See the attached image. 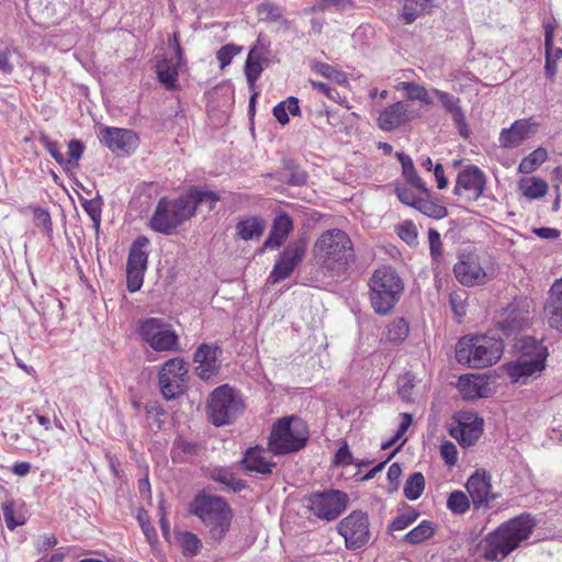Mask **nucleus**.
<instances>
[{
	"label": "nucleus",
	"mask_w": 562,
	"mask_h": 562,
	"mask_svg": "<svg viewBox=\"0 0 562 562\" xmlns=\"http://www.w3.org/2000/svg\"><path fill=\"white\" fill-rule=\"evenodd\" d=\"M537 527L530 513H522L499 524L486 533L477 544L481 558L486 562H502L529 540Z\"/></svg>",
	"instance_id": "nucleus-1"
},
{
	"label": "nucleus",
	"mask_w": 562,
	"mask_h": 562,
	"mask_svg": "<svg viewBox=\"0 0 562 562\" xmlns=\"http://www.w3.org/2000/svg\"><path fill=\"white\" fill-rule=\"evenodd\" d=\"M313 256L323 271L340 276L355 259L353 245L344 231L328 229L316 239Z\"/></svg>",
	"instance_id": "nucleus-2"
},
{
	"label": "nucleus",
	"mask_w": 562,
	"mask_h": 562,
	"mask_svg": "<svg viewBox=\"0 0 562 562\" xmlns=\"http://www.w3.org/2000/svg\"><path fill=\"white\" fill-rule=\"evenodd\" d=\"M188 512L201 520L215 542L222 541L231 528L233 510L223 497L201 492L191 501Z\"/></svg>",
	"instance_id": "nucleus-3"
},
{
	"label": "nucleus",
	"mask_w": 562,
	"mask_h": 562,
	"mask_svg": "<svg viewBox=\"0 0 562 562\" xmlns=\"http://www.w3.org/2000/svg\"><path fill=\"white\" fill-rule=\"evenodd\" d=\"M368 285L370 304L381 316L392 313L404 291L402 278L391 266L375 269Z\"/></svg>",
	"instance_id": "nucleus-4"
},
{
	"label": "nucleus",
	"mask_w": 562,
	"mask_h": 562,
	"mask_svg": "<svg viewBox=\"0 0 562 562\" xmlns=\"http://www.w3.org/2000/svg\"><path fill=\"white\" fill-rule=\"evenodd\" d=\"M504 351L501 338L488 335H470L459 339L456 346V359L471 368H486L496 363Z\"/></svg>",
	"instance_id": "nucleus-5"
},
{
	"label": "nucleus",
	"mask_w": 562,
	"mask_h": 562,
	"mask_svg": "<svg viewBox=\"0 0 562 562\" xmlns=\"http://www.w3.org/2000/svg\"><path fill=\"white\" fill-rule=\"evenodd\" d=\"M499 273V265L496 258L484 252H463L453 266V274L459 283L464 286L484 285Z\"/></svg>",
	"instance_id": "nucleus-6"
},
{
	"label": "nucleus",
	"mask_w": 562,
	"mask_h": 562,
	"mask_svg": "<svg viewBox=\"0 0 562 562\" xmlns=\"http://www.w3.org/2000/svg\"><path fill=\"white\" fill-rule=\"evenodd\" d=\"M310 438L306 423L296 416L277 419L268 439V449L274 456L297 452L305 448Z\"/></svg>",
	"instance_id": "nucleus-7"
},
{
	"label": "nucleus",
	"mask_w": 562,
	"mask_h": 562,
	"mask_svg": "<svg viewBox=\"0 0 562 562\" xmlns=\"http://www.w3.org/2000/svg\"><path fill=\"white\" fill-rule=\"evenodd\" d=\"M192 210L193 206L183 194L172 200L164 196L158 201L148 226L156 233L172 235L179 226L192 217Z\"/></svg>",
	"instance_id": "nucleus-8"
},
{
	"label": "nucleus",
	"mask_w": 562,
	"mask_h": 562,
	"mask_svg": "<svg viewBox=\"0 0 562 562\" xmlns=\"http://www.w3.org/2000/svg\"><path fill=\"white\" fill-rule=\"evenodd\" d=\"M244 409L245 404L239 393L228 384L216 387L206 406L210 422L217 427L232 424Z\"/></svg>",
	"instance_id": "nucleus-9"
},
{
	"label": "nucleus",
	"mask_w": 562,
	"mask_h": 562,
	"mask_svg": "<svg viewBox=\"0 0 562 562\" xmlns=\"http://www.w3.org/2000/svg\"><path fill=\"white\" fill-rule=\"evenodd\" d=\"M137 333L155 351H180L179 336L170 324L161 318L148 317L139 319Z\"/></svg>",
	"instance_id": "nucleus-10"
},
{
	"label": "nucleus",
	"mask_w": 562,
	"mask_h": 562,
	"mask_svg": "<svg viewBox=\"0 0 562 562\" xmlns=\"http://www.w3.org/2000/svg\"><path fill=\"white\" fill-rule=\"evenodd\" d=\"M307 510L321 520L333 521L347 508L349 497L347 493L328 488L322 492H312L305 496Z\"/></svg>",
	"instance_id": "nucleus-11"
},
{
	"label": "nucleus",
	"mask_w": 562,
	"mask_h": 562,
	"mask_svg": "<svg viewBox=\"0 0 562 562\" xmlns=\"http://www.w3.org/2000/svg\"><path fill=\"white\" fill-rule=\"evenodd\" d=\"M336 530L346 549L352 551L366 547L371 538L369 516L362 510H352L337 524Z\"/></svg>",
	"instance_id": "nucleus-12"
},
{
	"label": "nucleus",
	"mask_w": 562,
	"mask_h": 562,
	"mask_svg": "<svg viewBox=\"0 0 562 562\" xmlns=\"http://www.w3.org/2000/svg\"><path fill=\"white\" fill-rule=\"evenodd\" d=\"M307 240L304 236L289 243L279 254L278 260L268 277L270 283L276 284L291 277L305 258Z\"/></svg>",
	"instance_id": "nucleus-13"
},
{
	"label": "nucleus",
	"mask_w": 562,
	"mask_h": 562,
	"mask_svg": "<svg viewBox=\"0 0 562 562\" xmlns=\"http://www.w3.org/2000/svg\"><path fill=\"white\" fill-rule=\"evenodd\" d=\"M149 239L138 236L132 244L126 263V285L131 293L137 292L144 283V274L148 263L146 251Z\"/></svg>",
	"instance_id": "nucleus-14"
},
{
	"label": "nucleus",
	"mask_w": 562,
	"mask_h": 562,
	"mask_svg": "<svg viewBox=\"0 0 562 562\" xmlns=\"http://www.w3.org/2000/svg\"><path fill=\"white\" fill-rule=\"evenodd\" d=\"M188 368L180 357L171 358L162 364L158 382L164 398L175 400L184 392Z\"/></svg>",
	"instance_id": "nucleus-15"
},
{
	"label": "nucleus",
	"mask_w": 562,
	"mask_h": 562,
	"mask_svg": "<svg viewBox=\"0 0 562 562\" xmlns=\"http://www.w3.org/2000/svg\"><path fill=\"white\" fill-rule=\"evenodd\" d=\"M486 188L485 173L474 165L460 170L456 178L453 194L464 202H476Z\"/></svg>",
	"instance_id": "nucleus-16"
},
{
	"label": "nucleus",
	"mask_w": 562,
	"mask_h": 562,
	"mask_svg": "<svg viewBox=\"0 0 562 562\" xmlns=\"http://www.w3.org/2000/svg\"><path fill=\"white\" fill-rule=\"evenodd\" d=\"M169 46L173 49V56L159 61L156 67V72L159 82L164 85L166 89L170 90L177 87L179 71L184 66L183 52L177 32L172 34Z\"/></svg>",
	"instance_id": "nucleus-17"
},
{
	"label": "nucleus",
	"mask_w": 562,
	"mask_h": 562,
	"mask_svg": "<svg viewBox=\"0 0 562 562\" xmlns=\"http://www.w3.org/2000/svg\"><path fill=\"white\" fill-rule=\"evenodd\" d=\"M547 356V348L542 345H536L533 357H520L517 361L507 363L506 372L513 382L539 374L544 369Z\"/></svg>",
	"instance_id": "nucleus-18"
},
{
	"label": "nucleus",
	"mask_w": 562,
	"mask_h": 562,
	"mask_svg": "<svg viewBox=\"0 0 562 562\" xmlns=\"http://www.w3.org/2000/svg\"><path fill=\"white\" fill-rule=\"evenodd\" d=\"M45 147L67 175H75L85 151L83 143H45Z\"/></svg>",
	"instance_id": "nucleus-19"
},
{
	"label": "nucleus",
	"mask_w": 562,
	"mask_h": 562,
	"mask_svg": "<svg viewBox=\"0 0 562 562\" xmlns=\"http://www.w3.org/2000/svg\"><path fill=\"white\" fill-rule=\"evenodd\" d=\"M467 491L475 508H490L491 503L497 497L492 493L491 477L485 471H476L467 482Z\"/></svg>",
	"instance_id": "nucleus-20"
},
{
	"label": "nucleus",
	"mask_w": 562,
	"mask_h": 562,
	"mask_svg": "<svg viewBox=\"0 0 562 562\" xmlns=\"http://www.w3.org/2000/svg\"><path fill=\"white\" fill-rule=\"evenodd\" d=\"M431 93L438 99L442 109L451 115L460 136L462 138H469L471 131L467 124L465 115L461 108V100L458 97L437 88H432Z\"/></svg>",
	"instance_id": "nucleus-21"
},
{
	"label": "nucleus",
	"mask_w": 562,
	"mask_h": 562,
	"mask_svg": "<svg viewBox=\"0 0 562 562\" xmlns=\"http://www.w3.org/2000/svg\"><path fill=\"white\" fill-rule=\"evenodd\" d=\"M543 314L549 327L562 333V277L551 284L543 304Z\"/></svg>",
	"instance_id": "nucleus-22"
},
{
	"label": "nucleus",
	"mask_w": 562,
	"mask_h": 562,
	"mask_svg": "<svg viewBox=\"0 0 562 562\" xmlns=\"http://www.w3.org/2000/svg\"><path fill=\"white\" fill-rule=\"evenodd\" d=\"M221 349L211 344H201L194 352L193 359L198 363L195 371L202 380H209L220 370L218 355Z\"/></svg>",
	"instance_id": "nucleus-23"
},
{
	"label": "nucleus",
	"mask_w": 562,
	"mask_h": 562,
	"mask_svg": "<svg viewBox=\"0 0 562 562\" xmlns=\"http://www.w3.org/2000/svg\"><path fill=\"white\" fill-rule=\"evenodd\" d=\"M483 431V419L465 414L459 419V426L450 430L451 437L463 447L473 446Z\"/></svg>",
	"instance_id": "nucleus-24"
},
{
	"label": "nucleus",
	"mask_w": 562,
	"mask_h": 562,
	"mask_svg": "<svg viewBox=\"0 0 562 562\" xmlns=\"http://www.w3.org/2000/svg\"><path fill=\"white\" fill-rule=\"evenodd\" d=\"M414 117L411 105L398 101L384 109L379 117L378 125L383 131H393Z\"/></svg>",
	"instance_id": "nucleus-25"
},
{
	"label": "nucleus",
	"mask_w": 562,
	"mask_h": 562,
	"mask_svg": "<svg viewBox=\"0 0 562 562\" xmlns=\"http://www.w3.org/2000/svg\"><path fill=\"white\" fill-rule=\"evenodd\" d=\"M293 228L294 223L289 214L283 212L278 214L272 222L269 236L265 240L261 251L280 248L293 232Z\"/></svg>",
	"instance_id": "nucleus-26"
},
{
	"label": "nucleus",
	"mask_w": 562,
	"mask_h": 562,
	"mask_svg": "<svg viewBox=\"0 0 562 562\" xmlns=\"http://www.w3.org/2000/svg\"><path fill=\"white\" fill-rule=\"evenodd\" d=\"M488 382L481 374H464L459 378L457 387L465 400H475L485 397L487 393Z\"/></svg>",
	"instance_id": "nucleus-27"
},
{
	"label": "nucleus",
	"mask_w": 562,
	"mask_h": 562,
	"mask_svg": "<svg viewBox=\"0 0 562 562\" xmlns=\"http://www.w3.org/2000/svg\"><path fill=\"white\" fill-rule=\"evenodd\" d=\"M243 464L246 470L260 474H270L276 465L268 457L263 448L252 447L245 452Z\"/></svg>",
	"instance_id": "nucleus-28"
},
{
	"label": "nucleus",
	"mask_w": 562,
	"mask_h": 562,
	"mask_svg": "<svg viewBox=\"0 0 562 562\" xmlns=\"http://www.w3.org/2000/svg\"><path fill=\"white\" fill-rule=\"evenodd\" d=\"M539 131V124L532 119L517 120L509 128H504L499 140H525L532 138Z\"/></svg>",
	"instance_id": "nucleus-29"
},
{
	"label": "nucleus",
	"mask_w": 562,
	"mask_h": 562,
	"mask_svg": "<svg viewBox=\"0 0 562 562\" xmlns=\"http://www.w3.org/2000/svg\"><path fill=\"white\" fill-rule=\"evenodd\" d=\"M265 231V221L258 216L240 220L236 224V234L243 240L259 239Z\"/></svg>",
	"instance_id": "nucleus-30"
},
{
	"label": "nucleus",
	"mask_w": 562,
	"mask_h": 562,
	"mask_svg": "<svg viewBox=\"0 0 562 562\" xmlns=\"http://www.w3.org/2000/svg\"><path fill=\"white\" fill-rule=\"evenodd\" d=\"M397 158L402 165V173L405 180L420 192L428 194L429 190L426 182L416 172L412 158L403 153L397 154Z\"/></svg>",
	"instance_id": "nucleus-31"
},
{
	"label": "nucleus",
	"mask_w": 562,
	"mask_h": 562,
	"mask_svg": "<svg viewBox=\"0 0 562 562\" xmlns=\"http://www.w3.org/2000/svg\"><path fill=\"white\" fill-rule=\"evenodd\" d=\"M183 196L188 198V202H190L192 210V217L194 216L196 209L200 204L206 203L210 210L215 207V204L220 201V195L213 191H204L199 188H190Z\"/></svg>",
	"instance_id": "nucleus-32"
},
{
	"label": "nucleus",
	"mask_w": 562,
	"mask_h": 562,
	"mask_svg": "<svg viewBox=\"0 0 562 562\" xmlns=\"http://www.w3.org/2000/svg\"><path fill=\"white\" fill-rule=\"evenodd\" d=\"M263 57L257 48H252L247 57L245 65V75L248 82L249 88H252L260 77L263 68L262 63Z\"/></svg>",
	"instance_id": "nucleus-33"
},
{
	"label": "nucleus",
	"mask_w": 562,
	"mask_h": 562,
	"mask_svg": "<svg viewBox=\"0 0 562 562\" xmlns=\"http://www.w3.org/2000/svg\"><path fill=\"white\" fill-rule=\"evenodd\" d=\"M519 189L526 198L536 200L547 194L548 184L543 179L530 177L520 181Z\"/></svg>",
	"instance_id": "nucleus-34"
},
{
	"label": "nucleus",
	"mask_w": 562,
	"mask_h": 562,
	"mask_svg": "<svg viewBox=\"0 0 562 562\" xmlns=\"http://www.w3.org/2000/svg\"><path fill=\"white\" fill-rule=\"evenodd\" d=\"M434 535V524L429 520H423L418 526L405 535L404 540L409 544H418L430 539Z\"/></svg>",
	"instance_id": "nucleus-35"
},
{
	"label": "nucleus",
	"mask_w": 562,
	"mask_h": 562,
	"mask_svg": "<svg viewBox=\"0 0 562 562\" xmlns=\"http://www.w3.org/2000/svg\"><path fill=\"white\" fill-rule=\"evenodd\" d=\"M432 0H405L402 16L406 24L413 23L420 14L425 13Z\"/></svg>",
	"instance_id": "nucleus-36"
},
{
	"label": "nucleus",
	"mask_w": 562,
	"mask_h": 562,
	"mask_svg": "<svg viewBox=\"0 0 562 562\" xmlns=\"http://www.w3.org/2000/svg\"><path fill=\"white\" fill-rule=\"evenodd\" d=\"M426 481L422 472H414L406 480L404 495L409 501L419 498L425 490Z\"/></svg>",
	"instance_id": "nucleus-37"
},
{
	"label": "nucleus",
	"mask_w": 562,
	"mask_h": 562,
	"mask_svg": "<svg viewBox=\"0 0 562 562\" xmlns=\"http://www.w3.org/2000/svg\"><path fill=\"white\" fill-rule=\"evenodd\" d=\"M409 333V326L404 318H395L386 328L385 338L393 344L403 342Z\"/></svg>",
	"instance_id": "nucleus-38"
},
{
	"label": "nucleus",
	"mask_w": 562,
	"mask_h": 562,
	"mask_svg": "<svg viewBox=\"0 0 562 562\" xmlns=\"http://www.w3.org/2000/svg\"><path fill=\"white\" fill-rule=\"evenodd\" d=\"M2 517L10 530H14L16 527L25 524V516L21 510L16 509L14 502L2 504Z\"/></svg>",
	"instance_id": "nucleus-39"
},
{
	"label": "nucleus",
	"mask_w": 562,
	"mask_h": 562,
	"mask_svg": "<svg viewBox=\"0 0 562 562\" xmlns=\"http://www.w3.org/2000/svg\"><path fill=\"white\" fill-rule=\"evenodd\" d=\"M416 210L425 216L435 220H441L448 215V210L446 206L424 198L418 200Z\"/></svg>",
	"instance_id": "nucleus-40"
},
{
	"label": "nucleus",
	"mask_w": 562,
	"mask_h": 562,
	"mask_svg": "<svg viewBox=\"0 0 562 562\" xmlns=\"http://www.w3.org/2000/svg\"><path fill=\"white\" fill-rule=\"evenodd\" d=\"M311 68L316 74L336 83H344L347 81L346 75L329 64L313 60L311 63Z\"/></svg>",
	"instance_id": "nucleus-41"
},
{
	"label": "nucleus",
	"mask_w": 562,
	"mask_h": 562,
	"mask_svg": "<svg viewBox=\"0 0 562 562\" xmlns=\"http://www.w3.org/2000/svg\"><path fill=\"white\" fill-rule=\"evenodd\" d=\"M547 157V150L543 147H538L520 161L518 170L524 173H531L546 161Z\"/></svg>",
	"instance_id": "nucleus-42"
},
{
	"label": "nucleus",
	"mask_w": 562,
	"mask_h": 562,
	"mask_svg": "<svg viewBox=\"0 0 562 562\" xmlns=\"http://www.w3.org/2000/svg\"><path fill=\"white\" fill-rule=\"evenodd\" d=\"M257 15L260 21L285 22L282 8L268 1L257 7Z\"/></svg>",
	"instance_id": "nucleus-43"
},
{
	"label": "nucleus",
	"mask_w": 562,
	"mask_h": 562,
	"mask_svg": "<svg viewBox=\"0 0 562 562\" xmlns=\"http://www.w3.org/2000/svg\"><path fill=\"white\" fill-rule=\"evenodd\" d=\"M31 210L33 212L34 225L41 228L46 236L50 237L53 234V222L49 212L41 206H31Z\"/></svg>",
	"instance_id": "nucleus-44"
},
{
	"label": "nucleus",
	"mask_w": 562,
	"mask_h": 562,
	"mask_svg": "<svg viewBox=\"0 0 562 562\" xmlns=\"http://www.w3.org/2000/svg\"><path fill=\"white\" fill-rule=\"evenodd\" d=\"M99 137L101 140H135L136 134L126 128L104 127L100 130Z\"/></svg>",
	"instance_id": "nucleus-45"
},
{
	"label": "nucleus",
	"mask_w": 562,
	"mask_h": 562,
	"mask_svg": "<svg viewBox=\"0 0 562 562\" xmlns=\"http://www.w3.org/2000/svg\"><path fill=\"white\" fill-rule=\"evenodd\" d=\"M447 507L458 515L465 514L470 508V501L465 493L462 491H454L450 493L447 499Z\"/></svg>",
	"instance_id": "nucleus-46"
},
{
	"label": "nucleus",
	"mask_w": 562,
	"mask_h": 562,
	"mask_svg": "<svg viewBox=\"0 0 562 562\" xmlns=\"http://www.w3.org/2000/svg\"><path fill=\"white\" fill-rule=\"evenodd\" d=\"M528 326V317L526 315L516 316V315H508L506 319L501 322L498 324L499 329L504 333L506 336H510L512 334L516 331L522 330L525 327Z\"/></svg>",
	"instance_id": "nucleus-47"
},
{
	"label": "nucleus",
	"mask_w": 562,
	"mask_h": 562,
	"mask_svg": "<svg viewBox=\"0 0 562 562\" xmlns=\"http://www.w3.org/2000/svg\"><path fill=\"white\" fill-rule=\"evenodd\" d=\"M180 546L184 555H196L201 549V541L195 533L186 531L180 535Z\"/></svg>",
	"instance_id": "nucleus-48"
},
{
	"label": "nucleus",
	"mask_w": 562,
	"mask_h": 562,
	"mask_svg": "<svg viewBox=\"0 0 562 562\" xmlns=\"http://www.w3.org/2000/svg\"><path fill=\"white\" fill-rule=\"evenodd\" d=\"M467 299L468 294L464 290H458L450 293L449 303L456 316L463 317L467 314Z\"/></svg>",
	"instance_id": "nucleus-49"
},
{
	"label": "nucleus",
	"mask_w": 562,
	"mask_h": 562,
	"mask_svg": "<svg viewBox=\"0 0 562 562\" xmlns=\"http://www.w3.org/2000/svg\"><path fill=\"white\" fill-rule=\"evenodd\" d=\"M398 237L406 244H415L418 237L416 225L412 221H403L396 227Z\"/></svg>",
	"instance_id": "nucleus-50"
},
{
	"label": "nucleus",
	"mask_w": 562,
	"mask_h": 562,
	"mask_svg": "<svg viewBox=\"0 0 562 562\" xmlns=\"http://www.w3.org/2000/svg\"><path fill=\"white\" fill-rule=\"evenodd\" d=\"M428 241H429V251L431 259L435 262H440L442 260V243L440 234L435 228L428 229Z\"/></svg>",
	"instance_id": "nucleus-51"
},
{
	"label": "nucleus",
	"mask_w": 562,
	"mask_h": 562,
	"mask_svg": "<svg viewBox=\"0 0 562 562\" xmlns=\"http://www.w3.org/2000/svg\"><path fill=\"white\" fill-rule=\"evenodd\" d=\"M85 212L92 220L94 227L99 229L101 222V202L98 199L85 200L81 203Z\"/></svg>",
	"instance_id": "nucleus-52"
},
{
	"label": "nucleus",
	"mask_w": 562,
	"mask_h": 562,
	"mask_svg": "<svg viewBox=\"0 0 562 562\" xmlns=\"http://www.w3.org/2000/svg\"><path fill=\"white\" fill-rule=\"evenodd\" d=\"M240 52V49L233 45L228 44L221 47L216 54V57L220 61L221 68L226 67L231 64L232 59Z\"/></svg>",
	"instance_id": "nucleus-53"
},
{
	"label": "nucleus",
	"mask_w": 562,
	"mask_h": 562,
	"mask_svg": "<svg viewBox=\"0 0 562 562\" xmlns=\"http://www.w3.org/2000/svg\"><path fill=\"white\" fill-rule=\"evenodd\" d=\"M397 90L403 91L411 100H418L422 98V92L425 90L424 86L415 82L402 81L396 86Z\"/></svg>",
	"instance_id": "nucleus-54"
},
{
	"label": "nucleus",
	"mask_w": 562,
	"mask_h": 562,
	"mask_svg": "<svg viewBox=\"0 0 562 562\" xmlns=\"http://www.w3.org/2000/svg\"><path fill=\"white\" fill-rule=\"evenodd\" d=\"M440 454L446 464L452 467L458 461V450L454 443L446 441L440 446Z\"/></svg>",
	"instance_id": "nucleus-55"
},
{
	"label": "nucleus",
	"mask_w": 562,
	"mask_h": 562,
	"mask_svg": "<svg viewBox=\"0 0 562 562\" xmlns=\"http://www.w3.org/2000/svg\"><path fill=\"white\" fill-rule=\"evenodd\" d=\"M395 194L403 204L414 209H416L417 202L420 199L417 198L411 189L404 187H396Z\"/></svg>",
	"instance_id": "nucleus-56"
},
{
	"label": "nucleus",
	"mask_w": 562,
	"mask_h": 562,
	"mask_svg": "<svg viewBox=\"0 0 562 562\" xmlns=\"http://www.w3.org/2000/svg\"><path fill=\"white\" fill-rule=\"evenodd\" d=\"M138 521H139L140 528H142L145 537L147 538V540L149 542H155L157 540V532H156V529L154 528V526L151 525V522L148 518V515L146 513H144V514L139 513Z\"/></svg>",
	"instance_id": "nucleus-57"
},
{
	"label": "nucleus",
	"mask_w": 562,
	"mask_h": 562,
	"mask_svg": "<svg viewBox=\"0 0 562 562\" xmlns=\"http://www.w3.org/2000/svg\"><path fill=\"white\" fill-rule=\"evenodd\" d=\"M417 516V513H407L400 515L392 521L391 529L404 530L416 520Z\"/></svg>",
	"instance_id": "nucleus-58"
},
{
	"label": "nucleus",
	"mask_w": 562,
	"mask_h": 562,
	"mask_svg": "<svg viewBox=\"0 0 562 562\" xmlns=\"http://www.w3.org/2000/svg\"><path fill=\"white\" fill-rule=\"evenodd\" d=\"M336 465H350L352 464V454L349 450L348 443L344 442L342 446L336 451L334 457Z\"/></svg>",
	"instance_id": "nucleus-59"
},
{
	"label": "nucleus",
	"mask_w": 562,
	"mask_h": 562,
	"mask_svg": "<svg viewBox=\"0 0 562 562\" xmlns=\"http://www.w3.org/2000/svg\"><path fill=\"white\" fill-rule=\"evenodd\" d=\"M57 544V538L53 533H45L40 537L36 548L38 551H47Z\"/></svg>",
	"instance_id": "nucleus-60"
},
{
	"label": "nucleus",
	"mask_w": 562,
	"mask_h": 562,
	"mask_svg": "<svg viewBox=\"0 0 562 562\" xmlns=\"http://www.w3.org/2000/svg\"><path fill=\"white\" fill-rule=\"evenodd\" d=\"M434 177L436 179L437 188L439 190H443L448 187L449 181L445 173L443 166L441 164H436L434 166Z\"/></svg>",
	"instance_id": "nucleus-61"
},
{
	"label": "nucleus",
	"mask_w": 562,
	"mask_h": 562,
	"mask_svg": "<svg viewBox=\"0 0 562 562\" xmlns=\"http://www.w3.org/2000/svg\"><path fill=\"white\" fill-rule=\"evenodd\" d=\"M177 447L186 454L195 456L200 451V446L196 442L179 439Z\"/></svg>",
	"instance_id": "nucleus-62"
},
{
	"label": "nucleus",
	"mask_w": 562,
	"mask_h": 562,
	"mask_svg": "<svg viewBox=\"0 0 562 562\" xmlns=\"http://www.w3.org/2000/svg\"><path fill=\"white\" fill-rule=\"evenodd\" d=\"M413 423V417L409 413L401 414V424L395 432V439H402Z\"/></svg>",
	"instance_id": "nucleus-63"
},
{
	"label": "nucleus",
	"mask_w": 562,
	"mask_h": 562,
	"mask_svg": "<svg viewBox=\"0 0 562 562\" xmlns=\"http://www.w3.org/2000/svg\"><path fill=\"white\" fill-rule=\"evenodd\" d=\"M401 475V465L398 463L391 464L387 470V480L390 481L394 488H397Z\"/></svg>",
	"instance_id": "nucleus-64"
}]
</instances>
